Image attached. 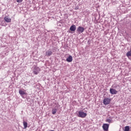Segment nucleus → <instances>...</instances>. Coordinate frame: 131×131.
Instances as JSON below:
<instances>
[{"mask_svg": "<svg viewBox=\"0 0 131 131\" xmlns=\"http://www.w3.org/2000/svg\"><path fill=\"white\" fill-rule=\"evenodd\" d=\"M86 115H88V114L80 111L78 112V117H80L81 118H84L86 117Z\"/></svg>", "mask_w": 131, "mask_h": 131, "instance_id": "obj_1", "label": "nucleus"}, {"mask_svg": "<svg viewBox=\"0 0 131 131\" xmlns=\"http://www.w3.org/2000/svg\"><path fill=\"white\" fill-rule=\"evenodd\" d=\"M109 124L104 123L102 125V128L104 131H108L109 129Z\"/></svg>", "mask_w": 131, "mask_h": 131, "instance_id": "obj_2", "label": "nucleus"}, {"mask_svg": "<svg viewBox=\"0 0 131 131\" xmlns=\"http://www.w3.org/2000/svg\"><path fill=\"white\" fill-rule=\"evenodd\" d=\"M110 102H111V99L109 98H104L103 103L104 105H108V104H110Z\"/></svg>", "mask_w": 131, "mask_h": 131, "instance_id": "obj_3", "label": "nucleus"}, {"mask_svg": "<svg viewBox=\"0 0 131 131\" xmlns=\"http://www.w3.org/2000/svg\"><path fill=\"white\" fill-rule=\"evenodd\" d=\"M77 31L79 33H82L83 31H84V28L82 27H78V28L77 29Z\"/></svg>", "mask_w": 131, "mask_h": 131, "instance_id": "obj_4", "label": "nucleus"}, {"mask_svg": "<svg viewBox=\"0 0 131 131\" xmlns=\"http://www.w3.org/2000/svg\"><path fill=\"white\" fill-rule=\"evenodd\" d=\"M110 92L112 95H116L117 94L118 92L116 91V90L114 89L111 88L110 89Z\"/></svg>", "mask_w": 131, "mask_h": 131, "instance_id": "obj_5", "label": "nucleus"}, {"mask_svg": "<svg viewBox=\"0 0 131 131\" xmlns=\"http://www.w3.org/2000/svg\"><path fill=\"white\" fill-rule=\"evenodd\" d=\"M4 20L7 23H10V22H11V21H12V19L9 18V17H8V16H5L4 17Z\"/></svg>", "mask_w": 131, "mask_h": 131, "instance_id": "obj_6", "label": "nucleus"}, {"mask_svg": "<svg viewBox=\"0 0 131 131\" xmlns=\"http://www.w3.org/2000/svg\"><path fill=\"white\" fill-rule=\"evenodd\" d=\"M70 30H71V31H75V30H76V26L75 25H72L70 28Z\"/></svg>", "mask_w": 131, "mask_h": 131, "instance_id": "obj_7", "label": "nucleus"}, {"mask_svg": "<svg viewBox=\"0 0 131 131\" xmlns=\"http://www.w3.org/2000/svg\"><path fill=\"white\" fill-rule=\"evenodd\" d=\"M26 91L23 90H19V94H20L21 96L23 95H26Z\"/></svg>", "mask_w": 131, "mask_h": 131, "instance_id": "obj_8", "label": "nucleus"}, {"mask_svg": "<svg viewBox=\"0 0 131 131\" xmlns=\"http://www.w3.org/2000/svg\"><path fill=\"white\" fill-rule=\"evenodd\" d=\"M73 60V58H72V56L71 55H70L67 58V62H72Z\"/></svg>", "mask_w": 131, "mask_h": 131, "instance_id": "obj_9", "label": "nucleus"}, {"mask_svg": "<svg viewBox=\"0 0 131 131\" xmlns=\"http://www.w3.org/2000/svg\"><path fill=\"white\" fill-rule=\"evenodd\" d=\"M52 54H53V52L51 51H48L46 52V56H50L52 55Z\"/></svg>", "mask_w": 131, "mask_h": 131, "instance_id": "obj_10", "label": "nucleus"}, {"mask_svg": "<svg viewBox=\"0 0 131 131\" xmlns=\"http://www.w3.org/2000/svg\"><path fill=\"white\" fill-rule=\"evenodd\" d=\"M23 124H24V128H27V126L28 125V124L26 122L24 121L23 122Z\"/></svg>", "mask_w": 131, "mask_h": 131, "instance_id": "obj_11", "label": "nucleus"}, {"mask_svg": "<svg viewBox=\"0 0 131 131\" xmlns=\"http://www.w3.org/2000/svg\"><path fill=\"white\" fill-rule=\"evenodd\" d=\"M127 57H131V50L126 53Z\"/></svg>", "mask_w": 131, "mask_h": 131, "instance_id": "obj_12", "label": "nucleus"}, {"mask_svg": "<svg viewBox=\"0 0 131 131\" xmlns=\"http://www.w3.org/2000/svg\"><path fill=\"white\" fill-rule=\"evenodd\" d=\"M105 121L106 122H108V123H111L112 122V120H111V119H106Z\"/></svg>", "mask_w": 131, "mask_h": 131, "instance_id": "obj_13", "label": "nucleus"}, {"mask_svg": "<svg viewBox=\"0 0 131 131\" xmlns=\"http://www.w3.org/2000/svg\"><path fill=\"white\" fill-rule=\"evenodd\" d=\"M124 131H129V126H126L125 127Z\"/></svg>", "mask_w": 131, "mask_h": 131, "instance_id": "obj_14", "label": "nucleus"}, {"mask_svg": "<svg viewBox=\"0 0 131 131\" xmlns=\"http://www.w3.org/2000/svg\"><path fill=\"white\" fill-rule=\"evenodd\" d=\"M35 70L36 71H37L39 73V71H40V69L39 68H38V67H36L35 68Z\"/></svg>", "mask_w": 131, "mask_h": 131, "instance_id": "obj_15", "label": "nucleus"}, {"mask_svg": "<svg viewBox=\"0 0 131 131\" xmlns=\"http://www.w3.org/2000/svg\"><path fill=\"white\" fill-rule=\"evenodd\" d=\"M57 113V110L54 109L52 110V114L55 115Z\"/></svg>", "mask_w": 131, "mask_h": 131, "instance_id": "obj_16", "label": "nucleus"}, {"mask_svg": "<svg viewBox=\"0 0 131 131\" xmlns=\"http://www.w3.org/2000/svg\"><path fill=\"white\" fill-rule=\"evenodd\" d=\"M33 73H34V74H35L36 75H37V74H38V71H33Z\"/></svg>", "mask_w": 131, "mask_h": 131, "instance_id": "obj_17", "label": "nucleus"}, {"mask_svg": "<svg viewBox=\"0 0 131 131\" xmlns=\"http://www.w3.org/2000/svg\"><path fill=\"white\" fill-rule=\"evenodd\" d=\"M17 3H22L23 0H16Z\"/></svg>", "mask_w": 131, "mask_h": 131, "instance_id": "obj_18", "label": "nucleus"}]
</instances>
